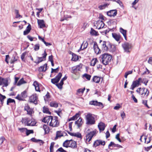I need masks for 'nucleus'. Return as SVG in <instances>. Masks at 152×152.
<instances>
[{"label":"nucleus","mask_w":152,"mask_h":152,"mask_svg":"<svg viewBox=\"0 0 152 152\" xmlns=\"http://www.w3.org/2000/svg\"><path fill=\"white\" fill-rule=\"evenodd\" d=\"M63 85V84L60 83H59L56 84V85L57 86L58 88L60 89H61L62 88Z\"/></svg>","instance_id":"nucleus-56"},{"label":"nucleus","mask_w":152,"mask_h":152,"mask_svg":"<svg viewBox=\"0 0 152 152\" xmlns=\"http://www.w3.org/2000/svg\"><path fill=\"white\" fill-rule=\"evenodd\" d=\"M71 142L70 143L69 147L72 148H77V145L76 142L71 140Z\"/></svg>","instance_id":"nucleus-28"},{"label":"nucleus","mask_w":152,"mask_h":152,"mask_svg":"<svg viewBox=\"0 0 152 152\" xmlns=\"http://www.w3.org/2000/svg\"><path fill=\"white\" fill-rule=\"evenodd\" d=\"M34 132L33 130H28L27 129L26 131V135L28 136L29 134L33 133Z\"/></svg>","instance_id":"nucleus-47"},{"label":"nucleus","mask_w":152,"mask_h":152,"mask_svg":"<svg viewBox=\"0 0 152 152\" xmlns=\"http://www.w3.org/2000/svg\"><path fill=\"white\" fill-rule=\"evenodd\" d=\"M132 98L133 100H134L135 103H137V99L134 96L133 94H132Z\"/></svg>","instance_id":"nucleus-64"},{"label":"nucleus","mask_w":152,"mask_h":152,"mask_svg":"<svg viewBox=\"0 0 152 152\" xmlns=\"http://www.w3.org/2000/svg\"><path fill=\"white\" fill-rule=\"evenodd\" d=\"M100 43L102 49L104 51H107L108 50V48L106 45V42L100 40Z\"/></svg>","instance_id":"nucleus-18"},{"label":"nucleus","mask_w":152,"mask_h":152,"mask_svg":"<svg viewBox=\"0 0 152 152\" xmlns=\"http://www.w3.org/2000/svg\"><path fill=\"white\" fill-rule=\"evenodd\" d=\"M27 92L26 91H24L21 93L20 95H18L15 98L19 100H23L24 99L27 97Z\"/></svg>","instance_id":"nucleus-10"},{"label":"nucleus","mask_w":152,"mask_h":152,"mask_svg":"<svg viewBox=\"0 0 152 152\" xmlns=\"http://www.w3.org/2000/svg\"><path fill=\"white\" fill-rule=\"evenodd\" d=\"M52 116L50 115L46 116L43 118L42 120V121L45 123H49L50 122V120L52 118Z\"/></svg>","instance_id":"nucleus-21"},{"label":"nucleus","mask_w":152,"mask_h":152,"mask_svg":"<svg viewBox=\"0 0 152 152\" xmlns=\"http://www.w3.org/2000/svg\"><path fill=\"white\" fill-rule=\"evenodd\" d=\"M140 85L138 81L137 80L133 81L132 83L131 86V89L133 90L134 88Z\"/></svg>","instance_id":"nucleus-24"},{"label":"nucleus","mask_w":152,"mask_h":152,"mask_svg":"<svg viewBox=\"0 0 152 152\" xmlns=\"http://www.w3.org/2000/svg\"><path fill=\"white\" fill-rule=\"evenodd\" d=\"M43 129L45 131V134H47L49 132V127L47 125L44 124L43 126Z\"/></svg>","instance_id":"nucleus-38"},{"label":"nucleus","mask_w":152,"mask_h":152,"mask_svg":"<svg viewBox=\"0 0 152 152\" xmlns=\"http://www.w3.org/2000/svg\"><path fill=\"white\" fill-rule=\"evenodd\" d=\"M98 127L100 132L104 130L105 128V124L102 122L100 123L98 125Z\"/></svg>","instance_id":"nucleus-27"},{"label":"nucleus","mask_w":152,"mask_h":152,"mask_svg":"<svg viewBox=\"0 0 152 152\" xmlns=\"http://www.w3.org/2000/svg\"><path fill=\"white\" fill-rule=\"evenodd\" d=\"M31 29V26L30 24L27 26L26 30L23 32V35H26L28 34Z\"/></svg>","instance_id":"nucleus-29"},{"label":"nucleus","mask_w":152,"mask_h":152,"mask_svg":"<svg viewBox=\"0 0 152 152\" xmlns=\"http://www.w3.org/2000/svg\"><path fill=\"white\" fill-rule=\"evenodd\" d=\"M97 60L96 58H95L93 59L91 61L90 63V65L91 66H94L96 64Z\"/></svg>","instance_id":"nucleus-41"},{"label":"nucleus","mask_w":152,"mask_h":152,"mask_svg":"<svg viewBox=\"0 0 152 152\" xmlns=\"http://www.w3.org/2000/svg\"><path fill=\"white\" fill-rule=\"evenodd\" d=\"M90 104L91 105H93L96 106H98L102 108L104 107L103 104L100 102H98L97 101H92L90 102Z\"/></svg>","instance_id":"nucleus-22"},{"label":"nucleus","mask_w":152,"mask_h":152,"mask_svg":"<svg viewBox=\"0 0 152 152\" xmlns=\"http://www.w3.org/2000/svg\"><path fill=\"white\" fill-rule=\"evenodd\" d=\"M6 98L5 96H4L0 94V100L1 103L2 104L3 103L4 100Z\"/></svg>","instance_id":"nucleus-45"},{"label":"nucleus","mask_w":152,"mask_h":152,"mask_svg":"<svg viewBox=\"0 0 152 152\" xmlns=\"http://www.w3.org/2000/svg\"><path fill=\"white\" fill-rule=\"evenodd\" d=\"M120 32L123 34L125 39L126 40V31L122 28H120Z\"/></svg>","instance_id":"nucleus-34"},{"label":"nucleus","mask_w":152,"mask_h":152,"mask_svg":"<svg viewBox=\"0 0 152 152\" xmlns=\"http://www.w3.org/2000/svg\"><path fill=\"white\" fill-rule=\"evenodd\" d=\"M57 151H58L60 152H66V151L64 150L62 147H61L59 148L57 150Z\"/></svg>","instance_id":"nucleus-63"},{"label":"nucleus","mask_w":152,"mask_h":152,"mask_svg":"<svg viewBox=\"0 0 152 152\" xmlns=\"http://www.w3.org/2000/svg\"><path fill=\"white\" fill-rule=\"evenodd\" d=\"M51 107H58V104L55 101H52L51 102L50 104Z\"/></svg>","instance_id":"nucleus-39"},{"label":"nucleus","mask_w":152,"mask_h":152,"mask_svg":"<svg viewBox=\"0 0 152 152\" xmlns=\"http://www.w3.org/2000/svg\"><path fill=\"white\" fill-rule=\"evenodd\" d=\"M59 69V67H57L56 69H53L52 68H51V73H53V72H57L58 71Z\"/></svg>","instance_id":"nucleus-57"},{"label":"nucleus","mask_w":152,"mask_h":152,"mask_svg":"<svg viewBox=\"0 0 152 152\" xmlns=\"http://www.w3.org/2000/svg\"><path fill=\"white\" fill-rule=\"evenodd\" d=\"M90 33L91 35H98L97 32L94 30L92 28H91V31H90Z\"/></svg>","instance_id":"nucleus-46"},{"label":"nucleus","mask_w":152,"mask_h":152,"mask_svg":"<svg viewBox=\"0 0 152 152\" xmlns=\"http://www.w3.org/2000/svg\"><path fill=\"white\" fill-rule=\"evenodd\" d=\"M85 89V88L78 89L77 91L76 94L77 95H82Z\"/></svg>","instance_id":"nucleus-33"},{"label":"nucleus","mask_w":152,"mask_h":152,"mask_svg":"<svg viewBox=\"0 0 152 152\" xmlns=\"http://www.w3.org/2000/svg\"><path fill=\"white\" fill-rule=\"evenodd\" d=\"M132 73V71L131 70V71H129L127 72H126L125 73L124 77H125L126 78H127V76L128 75L131 74Z\"/></svg>","instance_id":"nucleus-48"},{"label":"nucleus","mask_w":152,"mask_h":152,"mask_svg":"<svg viewBox=\"0 0 152 152\" xmlns=\"http://www.w3.org/2000/svg\"><path fill=\"white\" fill-rule=\"evenodd\" d=\"M120 107H121V106H120V105L118 104H117L114 107V109L115 110H118Z\"/></svg>","instance_id":"nucleus-60"},{"label":"nucleus","mask_w":152,"mask_h":152,"mask_svg":"<svg viewBox=\"0 0 152 152\" xmlns=\"http://www.w3.org/2000/svg\"><path fill=\"white\" fill-rule=\"evenodd\" d=\"M100 80V77L97 76H94L93 79V81L96 83H99Z\"/></svg>","instance_id":"nucleus-36"},{"label":"nucleus","mask_w":152,"mask_h":152,"mask_svg":"<svg viewBox=\"0 0 152 152\" xmlns=\"http://www.w3.org/2000/svg\"><path fill=\"white\" fill-rule=\"evenodd\" d=\"M83 123L82 118H79L78 120L75 121V124L77 125L79 128L81 126Z\"/></svg>","instance_id":"nucleus-32"},{"label":"nucleus","mask_w":152,"mask_h":152,"mask_svg":"<svg viewBox=\"0 0 152 152\" xmlns=\"http://www.w3.org/2000/svg\"><path fill=\"white\" fill-rule=\"evenodd\" d=\"M71 140H66L63 143V146L66 148L69 147L70 143L71 142Z\"/></svg>","instance_id":"nucleus-30"},{"label":"nucleus","mask_w":152,"mask_h":152,"mask_svg":"<svg viewBox=\"0 0 152 152\" xmlns=\"http://www.w3.org/2000/svg\"><path fill=\"white\" fill-rule=\"evenodd\" d=\"M62 76V73L60 72L59 73L58 75L56 76L55 78L51 79V82L54 84H55L56 83L57 84L59 81Z\"/></svg>","instance_id":"nucleus-14"},{"label":"nucleus","mask_w":152,"mask_h":152,"mask_svg":"<svg viewBox=\"0 0 152 152\" xmlns=\"http://www.w3.org/2000/svg\"><path fill=\"white\" fill-rule=\"evenodd\" d=\"M37 22L40 28H42L45 27V25L43 20L38 19Z\"/></svg>","instance_id":"nucleus-23"},{"label":"nucleus","mask_w":152,"mask_h":152,"mask_svg":"<svg viewBox=\"0 0 152 152\" xmlns=\"http://www.w3.org/2000/svg\"><path fill=\"white\" fill-rule=\"evenodd\" d=\"M47 64H45L43 66H41L39 68V72H45L47 70Z\"/></svg>","instance_id":"nucleus-31"},{"label":"nucleus","mask_w":152,"mask_h":152,"mask_svg":"<svg viewBox=\"0 0 152 152\" xmlns=\"http://www.w3.org/2000/svg\"><path fill=\"white\" fill-rule=\"evenodd\" d=\"M86 124L88 125L94 124L95 123V121L94 117L90 113H88L86 116Z\"/></svg>","instance_id":"nucleus-3"},{"label":"nucleus","mask_w":152,"mask_h":152,"mask_svg":"<svg viewBox=\"0 0 152 152\" xmlns=\"http://www.w3.org/2000/svg\"><path fill=\"white\" fill-rule=\"evenodd\" d=\"M136 91L142 96L146 95V96H147L149 94V91L145 88H138Z\"/></svg>","instance_id":"nucleus-6"},{"label":"nucleus","mask_w":152,"mask_h":152,"mask_svg":"<svg viewBox=\"0 0 152 152\" xmlns=\"http://www.w3.org/2000/svg\"><path fill=\"white\" fill-rule=\"evenodd\" d=\"M10 80L9 78H3L0 76V86L3 85L2 87L3 90V87H7L10 83Z\"/></svg>","instance_id":"nucleus-4"},{"label":"nucleus","mask_w":152,"mask_h":152,"mask_svg":"<svg viewBox=\"0 0 152 152\" xmlns=\"http://www.w3.org/2000/svg\"><path fill=\"white\" fill-rule=\"evenodd\" d=\"M93 43H94L93 48L94 51L95 53L96 54H99L101 53V50L99 48L97 43L96 42H94L91 44H92Z\"/></svg>","instance_id":"nucleus-13"},{"label":"nucleus","mask_w":152,"mask_h":152,"mask_svg":"<svg viewBox=\"0 0 152 152\" xmlns=\"http://www.w3.org/2000/svg\"><path fill=\"white\" fill-rule=\"evenodd\" d=\"M91 76L87 74H85L83 75V77L86 78L87 80H90Z\"/></svg>","instance_id":"nucleus-44"},{"label":"nucleus","mask_w":152,"mask_h":152,"mask_svg":"<svg viewBox=\"0 0 152 152\" xmlns=\"http://www.w3.org/2000/svg\"><path fill=\"white\" fill-rule=\"evenodd\" d=\"M26 83V82L24 80L23 78H22L19 81L17 85L18 86H20L21 85Z\"/></svg>","instance_id":"nucleus-42"},{"label":"nucleus","mask_w":152,"mask_h":152,"mask_svg":"<svg viewBox=\"0 0 152 152\" xmlns=\"http://www.w3.org/2000/svg\"><path fill=\"white\" fill-rule=\"evenodd\" d=\"M108 5V4H106L103 5H100L99 6L98 8L100 10H102L104 9Z\"/></svg>","instance_id":"nucleus-49"},{"label":"nucleus","mask_w":152,"mask_h":152,"mask_svg":"<svg viewBox=\"0 0 152 152\" xmlns=\"http://www.w3.org/2000/svg\"><path fill=\"white\" fill-rule=\"evenodd\" d=\"M26 52H24L22 54L21 56V58L22 61H24V58H25V57L26 56Z\"/></svg>","instance_id":"nucleus-54"},{"label":"nucleus","mask_w":152,"mask_h":152,"mask_svg":"<svg viewBox=\"0 0 152 152\" xmlns=\"http://www.w3.org/2000/svg\"><path fill=\"white\" fill-rule=\"evenodd\" d=\"M96 134V130H94L87 134L86 136V140L89 142L91 140L93 137Z\"/></svg>","instance_id":"nucleus-7"},{"label":"nucleus","mask_w":152,"mask_h":152,"mask_svg":"<svg viewBox=\"0 0 152 152\" xmlns=\"http://www.w3.org/2000/svg\"><path fill=\"white\" fill-rule=\"evenodd\" d=\"M115 1L121 7H123V5L121 1L120 0H115Z\"/></svg>","instance_id":"nucleus-61"},{"label":"nucleus","mask_w":152,"mask_h":152,"mask_svg":"<svg viewBox=\"0 0 152 152\" xmlns=\"http://www.w3.org/2000/svg\"><path fill=\"white\" fill-rule=\"evenodd\" d=\"M117 14V10H110L107 12L108 16L110 17H114Z\"/></svg>","instance_id":"nucleus-20"},{"label":"nucleus","mask_w":152,"mask_h":152,"mask_svg":"<svg viewBox=\"0 0 152 152\" xmlns=\"http://www.w3.org/2000/svg\"><path fill=\"white\" fill-rule=\"evenodd\" d=\"M24 110L27 112V114L32 117V114L34 113L33 109L30 108L28 105L27 104L24 107Z\"/></svg>","instance_id":"nucleus-11"},{"label":"nucleus","mask_w":152,"mask_h":152,"mask_svg":"<svg viewBox=\"0 0 152 152\" xmlns=\"http://www.w3.org/2000/svg\"><path fill=\"white\" fill-rule=\"evenodd\" d=\"M105 144V142L104 141L102 140H97L95 141L94 143V145L96 147L99 145H104Z\"/></svg>","instance_id":"nucleus-17"},{"label":"nucleus","mask_w":152,"mask_h":152,"mask_svg":"<svg viewBox=\"0 0 152 152\" xmlns=\"http://www.w3.org/2000/svg\"><path fill=\"white\" fill-rule=\"evenodd\" d=\"M67 135V134L64 132H62L61 131H57L56 133V136L55 138V140H57L58 137Z\"/></svg>","instance_id":"nucleus-16"},{"label":"nucleus","mask_w":152,"mask_h":152,"mask_svg":"<svg viewBox=\"0 0 152 152\" xmlns=\"http://www.w3.org/2000/svg\"><path fill=\"white\" fill-rule=\"evenodd\" d=\"M54 144L55 143L53 142H52L51 143L50 147V150H53V146Z\"/></svg>","instance_id":"nucleus-62"},{"label":"nucleus","mask_w":152,"mask_h":152,"mask_svg":"<svg viewBox=\"0 0 152 152\" xmlns=\"http://www.w3.org/2000/svg\"><path fill=\"white\" fill-rule=\"evenodd\" d=\"M21 122L25 125L29 126H35L37 123L35 120L32 119H30L27 117L23 118L21 120Z\"/></svg>","instance_id":"nucleus-1"},{"label":"nucleus","mask_w":152,"mask_h":152,"mask_svg":"<svg viewBox=\"0 0 152 152\" xmlns=\"http://www.w3.org/2000/svg\"><path fill=\"white\" fill-rule=\"evenodd\" d=\"M143 138L144 139V141L145 143H146L147 144L148 143H149L150 142V141H151V139H150V138H149V141L146 142V140L147 139L146 137V136H143L142 135L141 136L140 139V140L142 142V139Z\"/></svg>","instance_id":"nucleus-37"},{"label":"nucleus","mask_w":152,"mask_h":152,"mask_svg":"<svg viewBox=\"0 0 152 152\" xmlns=\"http://www.w3.org/2000/svg\"><path fill=\"white\" fill-rule=\"evenodd\" d=\"M33 85L35 87L36 91L40 92V91L39 89V87L41 85H40L37 81H35L33 83Z\"/></svg>","instance_id":"nucleus-26"},{"label":"nucleus","mask_w":152,"mask_h":152,"mask_svg":"<svg viewBox=\"0 0 152 152\" xmlns=\"http://www.w3.org/2000/svg\"><path fill=\"white\" fill-rule=\"evenodd\" d=\"M147 100H143L142 101V103L144 104V105L146 107H147L148 108H149V106H148V105L147 104Z\"/></svg>","instance_id":"nucleus-59"},{"label":"nucleus","mask_w":152,"mask_h":152,"mask_svg":"<svg viewBox=\"0 0 152 152\" xmlns=\"http://www.w3.org/2000/svg\"><path fill=\"white\" fill-rule=\"evenodd\" d=\"M27 129L26 128H19L18 129L21 132L23 133L25 132H26V131L27 130Z\"/></svg>","instance_id":"nucleus-55"},{"label":"nucleus","mask_w":152,"mask_h":152,"mask_svg":"<svg viewBox=\"0 0 152 152\" xmlns=\"http://www.w3.org/2000/svg\"><path fill=\"white\" fill-rule=\"evenodd\" d=\"M101 57L102 58V63L105 65L108 64L112 58V56L107 53L103 54Z\"/></svg>","instance_id":"nucleus-2"},{"label":"nucleus","mask_w":152,"mask_h":152,"mask_svg":"<svg viewBox=\"0 0 152 152\" xmlns=\"http://www.w3.org/2000/svg\"><path fill=\"white\" fill-rule=\"evenodd\" d=\"M81 67L79 65L74 66L72 67L71 70V73L77 75H79V72L80 71Z\"/></svg>","instance_id":"nucleus-8"},{"label":"nucleus","mask_w":152,"mask_h":152,"mask_svg":"<svg viewBox=\"0 0 152 152\" xmlns=\"http://www.w3.org/2000/svg\"><path fill=\"white\" fill-rule=\"evenodd\" d=\"M39 44H36L34 46V50L35 51H37L39 49Z\"/></svg>","instance_id":"nucleus-51"},{"label":"nucleus","mask_w":152,"mask_h":152,"mask_svg":"<svg viewBox=\"0 0 152 152\" xmlns=\"http://www.w3.org/2000/svg\"><path fill=\"white\" fill-rule=\"evenodd\" d=\"M49 125L52 127H57L59 125V122L58 120V118L56 116L52 117V119L49 123Z\"/></svg>","instance_id":"nucleus-5"},{"label":"nucleus","mask_w":152,"mask_h":152,"mask_svg":"<svg viewBox=\"0 0 152 152\" xmlns=\"http://www.w3.org/2000/svg\"><path fill=\"white\" fill-rule=\"evenodd\" d=\"M50 97V94L49 92H48L46 94L44 97V99L45 101H47L48 100V98Z\"/></svg>","instance_id":"nucleus-52"},{"label":"nucleus","mask_w":152,"mask_h":152,"mask_svg":"<svg viewBox=\"0 0 152 152\" xmlns=\"http://www.w3.org/2000/svg\"><path fill=\"white\" fill-rule=\"evenodd\" d=\"M122 46L125 52H129V49L131 48V45L128 42H125L122 44Z\"/></svg>","instance_id":"nucleus-15"},{"label":"nucleus","mask_w":152,"mask_h":152,"mask_svg":"<svg viewBox=\"0 0 152 152\" xmlns=\"http://www.w3.org/2000/svg\"><path fill=\"white\" fill-rule=\"evenodd\" d=\"M42 111L44 113L49 114L50 115L51 114V112L49 111L48 108L45 106L43 107Z\"/></svg>","instance_id":"nucleus-35"},{"label":"nucleus","mask_w":152,"mask_h":152,"mask_svg":"<svg viewBox=\"0 0 152 152\" xmlns=\"http://www.w3.org/2000/svg\"><path fill=\"white\" fill-rule=\"evenodd\" d=\"M42 55L43 56L42 57H37L38 61L37 62V64H39V63L42 61L43 60H45V58L47 55V54L45 50L44 53L42 54Z\"/></svg>","instance_id":"nucleus-19"},{"label":"nucleus","mask_w":152,"mask_h":152,"mask_svg":"<svg viewBox=\"0 0 152 152\" xmlns=\"http://www.w3.org/2000/svg\"><path fill=\"white\" fill-rule=\"evenodd\" d=\"M88 43L87 41H83V44H82V45H81V48H82V47L83 46V49H86L88 47Z\"/></svg>","instance_id":"nucleus-40"},{"label":"nucleus","mask_w":152,"mask_h":152,"mask_svg":"<svg viewBox=\"0 0 152 152\" xmlns=\"http://www.w3.org/2000/svg\"><path fill=\"white\" fill-rule=\"evenodd\" d=\"M95 26H96L97 28L99 29L103 28L104 26V24L102 20H99L96 21Z\"/></svg>","instance_id":"nucleus-12"},{"label":"nucleus","mask_w":152,"mask_h":152,"mask_svg":"<svg viewBox=\"0 0 152 152\" xmlns=\"http://www.w3.org/2000/svg\"><path fill=\"white\" fill-rule=\"evenodd\" d=\"M112 35L113 37L117 42L119 41L121 38V36L119 34L115 33H113Z\"/></svg>","instance_id":"nucleus-25"},{"label":"nucleus","mask_w":152,"mask_h":152,"mask_svg":"<svg viewBox=\"0 0 152 152\" xmlns=\"http://www.w3.org/2000/svg\"><path fill=\"white\" fill-rule=\"evenodd\" d=\"M38 97L37 94H35L31 96L29 98V101L30 103H33L35 104H37Z\"/></svg>","instance_id":"nucleus-9"},{"label":"nucleus","mask_w":152,"mask_h":152,"mask_svg":"<svg viewBox=\"0 0 152 152\" xmlns=\"http://www.w3.org/2000/svg\"><path fill=\"white\" fill-rule=\"evenodd\" d=\"M13 102H15V100L13 99H12L11 98H9L8 99L7 101V104L9 105V103H13Z\"/></svg>","instance_id":"nucleus-50"},{"label":"nucleus","mask_w":152,"mask_h":152,"mask_svg":"<svg viewBox=\"0 0 152 152\" xmlns=\"http://www.w3.org/2000/svg\"><path fill=\"white\" fill-rule=\"evenodd\" d=\"M74 136L78 138H81L82 136L80 133H74Z\"/></svg>","instance_id":"nucleus-53"},{"label":"nucleus","mask_w":152,"mask_h":152,"mask_svg":"<svg viewBox=\"0 0 152 152\" xmlns=\"http://www.w3.org/2000/svg\"><path fill=\"white\" fill-rule=\"evenodd\" d=\"M31 140L33 142H39L40 143H43L44 142L43 141L40 140H37L35 138H32L31 139Z\"/></svg>","instance_id":"nucleus-43"},{"label":"nucleus","mask_w":152,"mask_h":152,"mask_svg":"<svg viewBox=\"0 0 152 152\" xmlns=\"http://www.w3.org/2000/svg\"><path fill=\"white\" fill-rule=\"evenodd\" d=\"M119 136H120L119 134H117L116 135L115 138L117 140H118L120 142H121V139L119 137Z\"/></svg>","instance_id":"nucleus-58"}]
</instances>
